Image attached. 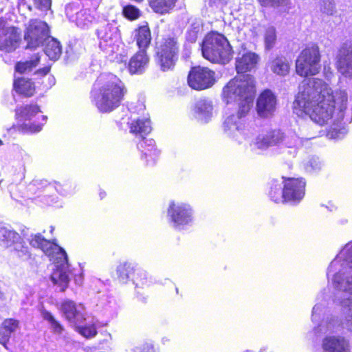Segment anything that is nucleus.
Wrapping results in <instances>:
<instances>
[{"instance_id":"2f4dec72","label":"nucleus","mask_w":352,"mask_h":352,"mask_svg":"<svg viewBox=\"0 0 352 352\" xmlns=\"http://www.w3.org/2000/svg\"><path fill=\"white\" fill-rule=\"evenodd\" d=\"M53 283L60 287V292H64L68 287L69 278L67 273L62 270H54L51 275Z\"/></svg>"},{"instance_id":"1a4fd4ad","label":"nucleus","mask_w":352,"mask_h":352,"mask_svg":"<svg viewBox=\"0 0 352 352\" xmlns=\"http://www.w3.org/2000/svg\"><path fill=\"white\" fill-rule=\"evenodd\" d=\"M0 245L4 248H12L16 256L26 261L32 258V254L19 232L6 228H0Z\"/></svg>"},{"instance_id":"cd10ccee","label":"nucleus","mask_w":352,"mask_h":352,"mask_svg":"<svg viewBox=\"0 0 352 352\" xmlns=\"http://www.w3.org/2000/svg\"><path fill=\"white\" fill-rule=\"evenodd\" d=\"M45 45L44 52L45 54L51 59L56 60L59 58L62 54V47L60 43L55 38L49 36L44 41Z\"/></svg>"},{"instance_id":"a878e982","label":"nucleus","mask_w":352,"mask_h":352,"mask_svg":"<svg viewBox=\"0 0 352 352\" xmlns=\"http://www.w3.org/2000/svg\"><path fill=\"white\" fill-rule=\"evenodd\" d=\"M40 112V107L36 104L31 103L17 107L15 109V118L20 121L30 120L33 116Z\"/></svg>"},{"instance_id":"4468645a","label":"nucleus","mask_w":352,"mask_h":352,"mask_svg":"<svg viewBox=\"0 0 352 352\" xmlns=\"http://www.w3.org/2000/svg\"><path fill=\"white\" fill-rule=\"evenodd\" d=\"M21 41V31L16 26H9L0 33V51L10 53L16 50Z\"/></svg>"},{"instance_id":"6e6552de","label":"nucleus","mask_w":352,"mask_h":352,"mask_svg":"<svg viewBox=\"0 0 352 352\" xmlns=\"http://www.w3.org/2000/svg\"><path fill=\"white\" fill-rule=\"evenodd\" d=\"M321 54L317 43H310L298 54L295 63L296 73L307 78L318 74L321 69Z\"/></svg>"},{"instance_id":"0eeeda50","label":"nucleus","mask_w":352,"mask_h":352,"mask_svg":"<svg viewBox=\"0 0 352 352\" xmlns=\"http://www.w3.org/2000/svg\"><path fill=\"white\" fill-rule=\"evenodd\" d=\"M180 43L175 35L163 36L155 43V61L162 72L173 71L179 60Z\"/></svg>"},{"instance_id":"c9c22d12","label":"nucleus","mask_w":352,"mask_h":352,"mask_svg":"<svg viewBox=\"0 0 352 352\" xmlns=\"http://www.w3.org/2000/svg\"><path fill=\"white\" fill-rule=\"evenodd\" d=\"M122 14L129 21H135L141 16V12L138 8L133 5H126L122 8Z\"/></svg>"},{"instance_id":"b1692460","label":"nucleus","mask_w":352,"mask_h":352,"mask_svg":"<svg viewBox=\"0 0 352 352\" xmlns=\"http://www.w3.org/2000/svg\"><path fill=\"white\" fill-rule=\"evenodd\" d=\"M19 327V321L14 318H6L0 325V344L5 348L10 341L11 336Z\"/></svg>"},{"instance_id":"412c9836","label":"nucleus","mask_w":352,"mask_h":352,"mask_svg":"<svg viewBox=\"0 0 352 352\" xmlns=\"http://www.w3.org/2000/svg\"><path fill=\"white\" fill-rule=\"evenodd\" d=\"M147 52L137 51L130 58L128 63V71L131 75L142 74L149 63Z\"/></svg>"},{"instance_id":"9b49d317","label":"nucleus","mask_w":352,"mask_h":352,"mask_svg":"<svg viewBox=\"0 0 352 352\" xmlns=\"http://www.w3.org/2000/svg\"><path fill=\"white\" fill-rule=\"evenodd\" d=\"M190 87L201 91L211 87L215 82V72L208 67H192L187 78Z\"/></svg>"},{"instance_id":"393cba45","label":"nucleus","mask_w":352,"mask_h":352,"mask_svg":"<svg viewBox=\"0 0 352 352\" xmlns=\"http://www.w3.org/2000/svg\"><path fill=\"white\" fill-rule=\"evenodd\" d=\"M29 244L34 248L40 249L45 254H51L55 245V240L45 239L40 233L32 234L28 241Z\"/></svg>"},{"instance_id":"a19ab883","label":"nucleus","mask_w":352,"mask_h":352,"mask_svg":"<svg viewBox=\"0 0 352 352\" xmlns=\"http://www.w3.org/2000/svg\"><path fill=\"white\" fill-rule=\"evenodd\" d=\"M199 33V29L198 27H191L186 32V41L188 43H195L198 38Z\"/></svg>"},{"instance_id":"49530a36","label":"nucleus","mask_w":352,"mask_h":352,"mask_svg":"<svg viewBox=\"0 0 352 352\" xmlns=\"http://www.w3.org/2000/svg\"><path fill=\"white\" fill-rule=\"evenodd\" d=\"M340 134V131L336 129L330 128L327 131V135H330L331 138H336Z\"/></svg>"},{"instance_id":"e433bc0d","label":"nucleus","mask_w":352,"mask_h":352,"mask_svg":"<svg viewBox=\"0 0 352 352\" xmlns=\"http://www.w3.org/2000/svg\"><path fill=\"white\" fill-rule=\"evenodd\" d=\"M93 16L86 12H80L76 14V23L80 28H88L92 23Z\"/></svg>"},{"instance_id":"a18cd8bd","label":"nucleus","mask_w":352,"mask_h":352,"mask_svg":"<svg viewBox=\"0 0 352 352\" xmlns=\"http://www.w3.org/2000/svg\"><path fill=\"white\" fill-rule=\"evenodd\" d=\"M8 21L6 18L0 17V33L3 32L6 30Z\"/></svg>"},{"instance_id":"3c124183","label":"nucleus","mask_w":352,"mask_h":352,"mask_svg":"<svg viewBox=\"0 0 352 352\" xmlns=\"http://www.w3.org/2000/svg\"><path fill=\"white\" fill-rule=\"evenodd\" d=\"M209 1H210V5L216 4L217 3H226V0H209Z\"/></svg>"},{"instance_id":"f8f14e48","label":"nucleus","mask_w":352,"mask_h":352,"mask_svg":"<svg viewBox=\"0 0 352 352\" xmlns=\"http://www.w3.org/2000/svg\"><path fill=\"white\" fill-rule=\"evenodd\" d=\"M117 278L121 283H126L131 280L136 287L148 286V280L146 274L136 268L132 263L124 262L120 263L116 270Z\"/></svg>"},{"instance_id":"5fc2aeb1","label":"nucleus","mask_w":352,"mask_h":352,"mask_svg":"<svg viewBox=\"0 0 352 352\" xmlns=\"http://www.w3.org/2000/svg\"><path fill=\"white\" fill-rule=\"evenodd\" d=\"M3 144V142L2 140L0 139V145H2Z\"/></svg>"},{"instance_id":"37998d69","label":"nucleus","mask_w":352,"mask_h":352,"mask_svg":"<svg viewBox=\"0 0 352 352\" xmlns=\"http://www.w3.org/2000/svg\"><path fill=\"white\" fill-rule=\"evenodd\" d=\"M50 69H51V67L50 66H45V67H43L42 68H40V69H37L35 72V74H37L38 76H45L47 74L50 73Z\"/></svg>"},{"instance_id":"c03bdc74","label":"nucleus","mask_w":352,"mask_h":352,"mask_svg":"<svg viewBox=\"0 0 352 352\" xmlns=\"http://www.w3.org/2000/svg\"><path fill=\"white\" fill-rule=\"evenodd\" d=\"M137 352H155V350L152 345L144 344L141 347H138Z\"/></svg>"},{"instance_id":"58836bf2","label":"nucleus","mask_w":352,"mask_h":352,"mask_svg":"<svg viewBox=\"0 0 352 352\" xmlns=\"http://www.w3.org/2000/svg\"><path fill=\"white\" fill-rule=\"evenodd\" d=\"M265 45L267 50L272 49L276 41V31L273 27L269 28L265 34Z\"/></svg>"},{"instance_id":"ea45409f","label":"nucleus","mask_w":352,"mask_h":352,"mask_svg":"<svg viewBox=\"0 0 352 352\" xmlns=\"http://www.w3.org/2000/svg\"><path fill=\"white\" fill-rule=\"evenodd\" d=\"M21 2H25L26 0H19ZM34 6L36 9L41 11H48L51 10L52 0H33Z\"/></svg>"},{"instance_id":"c756f323","label":"nucleus","mask_w":352,"mask_h":352,"mask_svg":"<svg viewBox=\"0 0 352 352\" xmlns=\"http://www.w3.org/2000/svg\"><path fill=\"white\" fill-rule=\"evenodd\" d=\"M279 141L278 133L275 131H270L265 134L260 135L256 138V144L260 148L274 146Z\"/></svg>"},{"instance_id":"7ed1b4c3","label":"nucleus","mask_w":352,"mask_h":352,"mask_svg":"<svg viewBox=\"0 0 352 352\" xmlns=\"http://www.w3.org/2000/svg\"><path fill=\"white\" fill-rule=\"evenodd\" d=\"M122 80L111 73L100 74L94 81L90 96L101 113H110L118 108L127 94Z\"/></svg>"},{"instance_id":"5701e85b","label":"nucleus","mask_w":352,"mask_h":352,"mask_svg":"<svg viewBox=\"0 0 352 352\" xmlns=\"http://www.w3.org/2000/svg\"><path fill=\"white\" fill-rule=\"evenodd\" d=\"M134 40L139 50L147 52L152 40L151 31L148 23L146 22L135 28Z\"/></svg>"},{"instance_id":"de8ad7c7","label":"nucleus","mask_w":352,"mask_h":352,"mask_svg":"<svg viewBox=\"0 0 352 352\" xmlns=\"http://www.w3.org/2000/svg\"><path fill=\"white\" fill-rule=\"evenodd\" d=\"M351 278V281L349 280V279L347 280L346 283H347V285L345 287V291L346 292H348L351 294H352V278Z\"/></svg>"},{"instance_id":"f704fd0d","label":"nucleus","mask_w":352,"mask_h":352,"mask_svg":"<svg viewBox=\"0 0 352 352\" xmlns=\"http://www.w3.org/2000/svg\"><path fill=\"white\" fill-rule=\"evenodd\" d=\"M262 7L283 8L285 10L291 7L290 0H257Z\"/></svg>"},{"instance_id":"72a5a7b5","label":"nucleus","mask_w":352,"mask_h":352,"mask_svg":"<svg viewBox=\"0 0 352 352\" xmlns=\"http://www.w3.org/2000/svg\"><path fill=\"white\" fill-rule=\"evenodd\" d=\"M43 123H36L35 122L31 123H23L13 126L15 131L22 133H34L40 132L42 129Z\"/></svg>"},{"instance_id":"6e6d98bb","label":"nucleus","mask_w":352,"mask_h":352,"mask_svg":"<svg viewBox=\"0 0 352 352\" xmlns=\"http://www.w3.org/2000/svg\"><path fill=\"white\" fill-rule=\"evenodd\" d=\"M54 230V228L53 227H51V232H52Z\"/></svg>"},{"instance_id":"aec40b11","label":"nucleus","mask_w":352,"mask_h":352,"mask_svg":"<svg viewBox=\"0 0 352 352\" xmlns=\"http://www.w3.org/2000/svg\"><path fill=\"white\" fill-rule=\"evenodd\" d=\"M322 346L325 352L350 351L349 341L342 336H326L322 340Z\"/></svg>"},{"instance_id":"8fccbe9b","label":"nucleus","mask_w":352,"mask_h":352,"mask_svg":"<svg viewBox=\"0 0 352 352\" xmlns=\"http://www.w3.org/2000/svg\"><path fill=\"white\" fill-rule=\"evenodd\" d=\"M347 265L350 269H352V252L349 253L346 258Z\"/></svg>"},{"instance_id":"ddd939ff","label":"nucleus","mask_w":352,"mask_h":352,"mask_svg":"<svg viewBox=\"0 0 352 352\" xmlns=\"http://www.w3.org/2000/svg\"><path fill=\"white\" fill-rule=\"evenodd\" d=\"M168 216L170 222L175 228H180L188 225L192 220V210L191 207L186 204H176L171 201L169 204Z\"/></svg>"},{"instance_id":"864d4df0","label":"nucleus","mask_w":352,"mask_h":352,"mask_svg":"<svg viewBox=\"0 0 352 352\" xmlns=\"http://www.w3.org/2000/svg\"><path fill=\"white\" fill-rule=\"evenodd\" d=\"M41 117H42L43 120L44 122H45L47 117H46V116H42Z\"/></svg>"},{"instance_id":"20e7f679","label":"nucleus","mask_w":352,"mask_h":352,"mask_svg":"<svg viewBox=\"0 0 352 352\" xmlns=\"http://www.w3.org/2000/svg\"><path fill=\"white\" fill-rule=\"evenodd\" d=\"M282 184L273 179L269 184L267 195L276 204H298L305 195L307 182L302 177L282 176Z\"/></svg>"},{"instance_id":"f3484780","label":"nucleus","mask_w":352,"mask_h":352,"mask_svg":"<svg viewBox=\"0 0 352 352\" xmlns=\"http://www.w3.org/2000/svg\"><path fill=\"white\" fill-rule=\"evenodd\" d=\"M60 310L65 319L74 325L84 323L86 320L85 314L78 310L74 300H63L60 304Z\"/></svg>"},{"instance_id":"39448f33","label":"nucleus","mask_w":352,"mask_h":352,"mask_svg":"<svg viewBox=\"0 0 352 352\" xmlns=\"http://www.w3.org/2000/svg\"><path fill=\"white\" fill-rule=\"evenodd\" d=\"M201 55L211 63L225 65L232 58L233 50L226 36L211 30L204 37L200 44Z\"/></svg>"},{"instance_id":"2eb2a0df","label":"nucleus","mask_w":352,"mask_h":352,"mask_svg":"<svg viewBox=\"0 0 352 352\" xmlns=\"http://www.w3.org/2000/svg\"><path fill=\"white\" fill-rule=\"evenodd\" d=\"M277 104L276 96L269 89L263 90L256 100V109L259 116L267 118L273 115Z\"/></svg>"},{"instance_id":"09e8293b","label":"nucleus","mask_w":352,"mask_h":352,"mask_svg":"<svg viewBox=\"0 0 352 352\" xmlns=\"http://www.w3.org/2000/svg\"><path fill=\"white\" fill-rule=\"evenodd\" d=\"M58 250L61 254V257H63V261L67 262V255L66 252L61 247H58Z\"/></svg>"},{"instance_id":"4c0bfd02","label":"nucleus","mask_w":352,"mask_h":352,"mask_svg":"<svg viewBox=\"0 0 352 352\" xmlns=\"http://www.w3.org/2000/svg\"><path fill=\"white\" fill-rule=\"evenodd\" d=\"M341 303L344 308H347L345 324L346 328L350 331H352V298L344 299Z\"/></svg>"},{"instance_id":"4be33fe9","label":"nucleus","mask_w":352,"mask_h":352,"mask_svg":"<svg viewBox=\"0 0 352 352\" xmlns=\"http://www.w3.org/2000/svg\"><path fill=\"white\" fill-rule=\"evenodd\" d=\"M13 90L25 98L32 97L36 91L35 82L25 76L15 77L13 80Z\"/></svg>"},{"instance_id":"7c9ffc66","label":"nucleus","mask_w":352,"mask_h":352,"mask_svg":"<svg viewBox=\"0 0 352 352\" xmlns=\"http://www.w3.org/2000/svg\"><path fill=\"white\" fill-rule=\"evenodd\" d=\"M41 313L43 318L50 324L53 333L60 335L63 333L65 331L64 326L60 323V321L55 318V317L50 311L45 309H41Z\"/></svg>"},{"instance_id":"473e14b6","label":"nucleus","mask_w":352,"mask_h":352,"mask_svg":"<svg viewBox=\"0 0 352 352\" xmlns=\"http://www.w3.org/2000/svg\"><path fill=\"white\" fill-rule=\"evenodd\" d=\"M74 326V330L87 339L94 338L98 334L97 327L94 323L85 325H80V324H78Z\"/></svg>"},{"instance_id":"dca6fc26","label":"nucleus","mask_w":352,"mask_h":352,"mask_svg":"<svg viewBox=\"0 0 352 352\" xmlns=\"http://www.w3.org/2000/svg\"><path fill=\"white\" fill-rule=\"evenodd\" d=\"M96 35L100 45H111L120 37L118 27L114 21H104L100 24L96 30Z\"/></svg>"},{"instance_id":"6ab92c4d","label":"nucleus","mask_w":352,"mask_h":352,"mask_svg":"<svg viewBox=\"0 0 352 352\" xmlns=\"http://www.w3.org/2000/svg\"><path fill=\"white\" fill-rule=\"evenodd\" d=\"M258 58V56L252 52H248L237 58L235 63L236 76L249 75L245 73L256 67Z\"/></svg>"},{"instance_id":"423d86ee","label":"nucleus","mask_w":352,"mask_h":352,"mask_svg":"<svg viewBox=\"0 0 352 352\" xmlns=\"http://www.w3.org/2000/svg\"><path fill=\"white\" fill-rule=\"evenodd\" d=\"M128 126L131 133L142 140L138 146L142 153L141 159L144 160L146 165L154 164L158 157L159 151L153 140H146V136L152 131L150 119L138 118L129 122Z\"/></svg>"},{"instance_id":"f03ea898","label":"nucleus","mask_w":352,"mask_h":352,"mask_svg":"<svg viewBox=\"0 0 352 352\" xmlns=\"http://www.w3.org/2000/svg\"><path fill=\"white\" fill-rule=\"evenodd\" d=\"M255 94V80L252 75L235 76L223 87V100L227 104L234 103L239 107L236 115H231L224 121L223 126L226 130L231 129L233 126L238 131L243 129V124L239 125L236 120L248 113Z\"/></svg>"},{"instance_id":"79ce46f5","label":"nucleus","mask_w":352,"mask_h":352,"mask_svg":"<svg viewBox=\"0 0 352 352\" xmlns=\"http://www.w3.org/2000/svg\"><path fill=\"white\" fill-rule=\"evenodd\" d=\"M346 47H342L340 50L339 56H340V58H342L343 56H349L352 57V48L350 49Z\"/></svg>"},{"instance_id":"a211bd4d","label":"nucleus","mask_w":352,"mask_h":352,"mask_svg":"<svg viewBox=\"0 0 352 352\" xmlns=\"http://www.w3.org/2000/svg\"><path fill=\"white\" fill-rule=\"evenodd\" d=\"M291 64V59L283 54H278L269 60L267 66L276 76L285 77L290 73Z\"/></svg>"},{"instance_id":"9d476101","label":"nucleus","mask_w":352,"mask_h":352,"mask_svg":"<svg viewBox=\"0 0 352 352\" xmlns=\"http://www.w3.org/2000/svg\"><path fill=\"white\" fill-rule=\"evenodd\" d=\"M50 34V28L45 21L38 19H30L24 34L27 47L36 48L43 45Z\"/></svg>"},{"instance_id":"bb28decb","label":"nucleus","mask_w":352,"mask_h":352,"mask_svg":"<svg viewBox=\"0 0 352 352\" xmlns=\"http://www.w3.org/2000/svg\"><path fill=\"white\" fill-rule=\"evenodd\" d=\"M40 61L41 56L39 53L34 54L29 60L16 62L14 65V72L19 74L30 72L38 65Z\"/></svg>"},{"instance_id":"603ef678","label":"nucleus","mask_w":352,"mask_h":352,"mask_svg":"<svg viewBox=\"0 0 352 352\" xmlns=\"http://www.w3.org/2000/svg\"><path fill=\"white\" fill-rule=\"evenodd\" d=\"M99 196L100 199H103L104 197H106L107 192L103 190H100L99 192Z\"/></svg>"},{"instance_id":"c85d7f7f","label":"nucleus","mask_w":352,"mask_h":352,"mask_svg":"<svg viewBox=\"0 0 352 352\" xmlns=\"http://www.w3.org/2000/svg\"><path fill=\"white\" fill-rule=\"evenodd\" d=\"M178 0H149V6L152 10L161 14L172 10Z\"/></svg>"},{"instance_id":"f257e3e1","label":"nucleus","mask_w":352,"mask_h":352,"mask_svg":"<svg viewBox=\"0 0 352 352\" xmlns=\"http://www.w3.org/2000/svg\"><path fill=\"white\" fill-rule=\"evenodd\" d=\"M347 102L345 90H333L322 80L313 78L302 85L293 102V109L298 116H308L315 123L323 126L333 118L336 111L344 110Z\"/></svg>"}]
</instances>
